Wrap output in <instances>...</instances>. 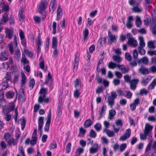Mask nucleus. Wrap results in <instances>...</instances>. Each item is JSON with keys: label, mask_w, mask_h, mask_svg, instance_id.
<instances>
[{"label": "nucleus", "mask_w": 156, "mask_h": 156, "mask_svg": "<svg viewBox=\"0 0 156 156\" xmlns=\"http://www.w3.org/2000/svg\"><path fill=\"white\" fill-rule=\"evenodd\" d=\"M94 127L97 131H99L101 128V125L99 123H97L94 125Z\"/></svg>", "instance_id": "38"}, {"label": "nucleus", "mask_w": 156, "mask_h": 156, "mask_svg": "<svg viewBox=\"0 0 156 156\" xmlns=\"http://www.w3.org/2000/svg\"><path fill=\"white\" fill-rule=\"evenodd\" d=\"M111 94V95L108 97L107 102L108 105L111 106L110 108H112L115 104L114 100L116 98L117 95L115 92H112Z\"/></svg>", "instance_id": "4"}, {"label": "nucleus", "mask_w": 156, "mask_h": 156, "mask_svg": "<svg viewBox=\"0 0 156 156\" xmlns=\"http://www.w3.org/2000/svg\"><path fill=\"white\" fill-rule=\"evenodd\" d=\"M19 35L21 40L24 39L25 38V36L24 33L21 29L20 30Z\"/></svg>", "instance_id": "48"}, {"label": "nucleus", "mask_w": 156, "mask_h": 156, "mask_svg": "<svg viewBox=\"0 0 156 156\" xmlns=\"http://www.w3.org/2000/svg\"><path fill=\"white\" fill-rule=\"evenodd\" d=\"M22 11L21 10V11H19V12L18 16L20 20L21 21H24V16L23 15H22Z\"/></svg>", "instance_id": "40"}, {"label": "nucleus", "mask_w": 156, "mask_h": 156, "mask_svg": "<svg viewBox=\"0 0 156 156\" xmlns=\"http://www.w3.org/2000/svg\"><path fill=\"white\" fill-rule=\"evenodd\" d=\"M92 123V121L90 119H88L85 121L84 126L85 128H87L90 126Z\"/></svg>", "instance_id": "23"}, {"label": "nucleus", "mask_w": 156, "mask_h": 156, "mask_svg": "<svg viewBox=\"0 0 156 156\" xmlns=\"http://www.w3.org/2000/svg\"><path fill=\"white\" fill-rule=\"evenodd\" d=\"M44 117L40 116L38 120V130H41L42 129L44 125Z\"/></svg>", "instance_id": "8"}, {"label": "nucleus", "mask_w": 156, "mask_h": 156, "mask_svg": "<svg viewBox=\"0 0 156 156\" xmlns=\"http://www.w3.org/2000/svg\"><path fill=\"white\" fill-rule=\"evenodd\" d=\"M47 90V88H42L40 89L39 94L41 95L38 98V102L39 103L42 104L43 101L46 104L48 103L49 102V99L48 98H46Z\"/></svg>", "instance_id": "2"}, {"label": "nucleus", "mask_w": 156, "mask_h": 156, "mask_svg": "<svg viewBox=\"0 0 156 156\" xmlns=\"http://www.w3.org/2000/svg\"><path fill=\"white\" fill-rule=\"evenodd\" d=\"M71 143H69L67 145L66 148V152L69 153L71 150Z\"/></svg>", "instance_id": "51"}, {"label": "nucleus", "mask_w": 156, "mask_h": 156, "mask_svg": "<svg viewBox=\"0 0 156 156\" xmlns=\"http://www.w3.org/2000/svg\"><path fill=\"white\" fill-rule=\"evenodd\" d=\"M56 24L57 23L55 22L54 21L53 22V33L54 34H55L56 33Z\"/></svg>", "instance_id": "54"}, {"label": "nucleus", "mask_w": 156, "mask_h": 156, "mask_svg": "<svg viewBox=\"0 0 156 156\" xmlns=\"http://www.w3.org/2000/svg\"><path fill=\"white\" fill-rule=\"evenodd\" d=\"M140 72L143 75H147L149 74L148 69L146 68L141 66L139 69Z\"/></svg>", "instance_id": "14"}, {"label": "nucleus", "mask_w": 156, "mask_h": 156, "mask_svg": "<svg viewBox=\"0 0 156 156\" xmlns=\"http://www.w3.org/2000/svg\"><path fill=\"white\" fill-rule=\"evenodd\" d=\"M127 147V145L126 143H124L121 144L120 146V150L121 152H122L125 150Z\"/></svg>", "instance_id": "49"}, {"label": "nucleus", "mask_w": 156, "mask_h": 156, "mask_svg": "<svg viewBox=\"0 0 156 156\" xmlns=\"http://www.w3.org/2000/svg\"><path fill=\"white\" fill-rule=\"evenodd\" d=\"M50 149H53L57 147L56 142L54 141L53 143H51L49 147Z\"/></svg>", "instance_id": "43"}, {"label": "nucleus", "mask_w": 156, "mask_h": 156, "mask_svg": "<svg viewBox=\"0 0 156 156\" xmlns=\"http://www.w3.org/2000/svg\"><path fill=\"white\" fill-rule=\"evenodd\" d=\"M106 134L110 137H112L114 136V133L113 131H111L110 130H107Z\"/></svg>", "instance_id": "64"}, {"label": "nucleus", "mask_w": 156, "mask_h": 156, "mask_svg": "<svg viewBox=\"0 0 156 156\" xmlns=\"http://www.w3.org/2000/svg\"><path fill=\"white\" fill-rule=\"evenodd\" d=\"M143 48L139 47V53L141 55H144L145 54V50Z\"/></svg>", "instance_id": "45"}, {"label": "nucleus", "mask_w": 156, "mask_h": 156, "mask_svg": "<svg viewBox=\"0 0 156 156\" xmlns=\"http://www.w3.org/2000/svg\"><path fill=\"white\" fill-rule=\"evenodd\" d=\"M25 96L24 90L23 89L20 88L19 91L18 99L21 100Z\"/></svg>", "instance_id": "17"}, {"label": "nucleus", "mask_w": 156, "mask_h": 156, "mask_svg": "<svg viewBox=\"0 0 156 156\" xmlns=\"http://www.w3.org/2000/svg\"><path fill=\"white\" fill-rule=\"evenodd\" d=\"M113 60L116 62L120 63L122 60L121 58L119 56L113 55L112 56Z\"/></svg>", "instance_id": "30"}, {"label": "nucleus", "mask_w": 156, "mask_h": 156, "mask_svg": "<svg viewBox=\"0 0 156 156\" xmlns=\"http://www.w3.org/2000/svg\"><path fill=\"white\" fill-rule=\"evenodd\" d=\"M9 23L10 25H14L15 24V19L12 14H11L10 17L8 18Z\"/></svg>", "instance_id": "29"}, {"label": "nucleus", "mask_w": 156, "mask_h": 156, "mask_svg": "<svg viewBox=\"0 0 156 156\" xmlns=\"http://www.w3.org/2000/svg\"><path fill=\"white\" fill-rule=\"evenodd\" d=\"M154 43L153 41H149L147 43V47L149 48H155V46L154 45Z\"/></svg>", "instance_id": "41"}, {"label": "nucleus", "mask_w": 156, "mask_h": 156, "mask_svg": "<svg viewBox=\"0 0 156 156\" xmlns=\"http://www.w3.org/2000/svg\"><path fill=\"white\" fill-rule=\"evenodd\" d=\"M86 130L84 129L83 127H80L79 129L80 134L84 136L85 135L86 132Z\"/></svg>", "instance_id": "55"}, {"label": "nucleus", "mask_w": 156, "mask_h": 156, "mask_svg": "<svg viewBox=\"0 0 156 156\" xmlns=\"http://www.w3.org/2000/svg\"><path fill=\"white\" fill-rule=\"evenodd\" d=\"M138 6L136 5V6L134 7L133 8V10L134 12H141L142 11V9H140L138 7Z\"/></svg>", "instance_id": "58"}, {"label": "nucleus", "mask_w": 156, "mask_h": 156, "mask_svg": "<svg viewBox=\"0 0 156 156\" xmlns=\"http://www.w3.org/2000/svg\"><path fill=\"white\" fill-rule=\"evenodd\" d=\"M52 48L54 49L53 51V56L57 57L58 55V51L57 49V39L56 37H53L52 38Z\"/></svg>", "instance_id": "3"}, {"label": "nucleus", "mask_w": 156, "mask_h": 156, "mask_svg": "<svg viewBox=\"0 0 156 156\" xmlns=\"http://www.w3.org/2000/svg\"><path fill=\"white\" fill-rule=\"evenodd\" d=\"M108 67L110 69H114L116 67L118 68H120V65L115 63L112 62H110L108 64Z\"/></svg>", "instance_id": "10"}, {"label": "nucleus", "mask_w": 156, "mask_h": 156, "mask_svg": "<svg viewBox=\"0 0 156 156\" xmlns=\"http://www.w3.org/2000/svg\"><path fill=\"white\" fill-rule=\"evenodd\" d=\"M15 93L12 90H10L7 92L6 96L7 98L9 99L12 98L14 96Z\"/></svg>", "instance_id": "20"}, {"label": "nucleus", "mask_w": 156, "mask_h": 156, "mask_svg": "<svg viewBox=\"0 0 156 156\" xmlns=\"http://www.w3.org/2000/svg\"><path fill=\"white\" fill-rule=\"evenodd\" d=\"M24 53L30 58H32L34 55L33 53L30 51L24 48Z\"/></svg>", "instance_id": "31"}, {"label": "nucleus", "mask_w": 156, "mask_h": 156, "mask_svg": "<svg viewBox=\"0 0 156 156\" xmlns=\"http://www.w3.org/2000/svg\"><path fill=\"white\" fill-rule=\"evenodd\" d=\"M62 9L60 6H58L57 10V15L61 16H62Z\"/></svg>", "instance_id": "46"}, {"label": "nucleus", "mask_w": 156, "mask_h": 156, "mask_svg": "<svg viewBox=\"0 0 156 156\" xmlns=\"http://www.w3.org/2000/svg\"><path fill=\"white\" fill-rule=\"evenodd\" d=\"M81 87H79L77 88H76L75 90L73 92L74 96L76 98H78L80 94V93H79V90L80 89Z\"/></svg>", "instance_id": "28"}, {"label": "nucleus", "mask_w": 156, "mask_h": 156, "mask_svg": "<svg viewBox=\"0 0 156 156\" xmlns=\"http://www.w3.org/2000/svg\"><path fill=\"white\" fill-rule=\"evenodd\" d=\"M5 78L6 79V80H5V81L8 82H10V83H11L12 82L11 75L10 73L7 72Z\"/></svg>", "instance_id": "32"}, {"label": "nucleus", "mask_w": 156, "mask_h": 156, "mask_svg": "<svg viewBox=\"0 0 156 156\" xmlns=\"http://www.w3.org/2000/svg\"><path fill=\"white\" fill-rule=\"evenodd\" d=\"M94 146L95 147H91L89 149L90 152L91 154H93L96 153L98 150V144H94Z\"/></svg>", "instance_id": "15"}, {"label": "nucleus", "mask_w": 156, "mask_h": 156, "mask_svg": "<svg viewBox=\"0 0 156 156\" xmlns=\"http://www.w3.org/2000/svg\"><path fill=\"white\" fill-rule=\"evenodd\" d=\"M129 2L131 5H132L134 4L138 6L141 2L138 0H130Z\"/></svg>", "instance_id": "25"}, {"label": "nucleus", "mask_w": 156, "mask_h": 156, "mask_svg": "<svg viewBox=\"0 0 156 156\" xmlns=\"http://www.w3.org/2000/svg\"><path fill=\"white\" fill-rule=\"evenodd\" d=\"M148 58L146 57L142 58L141 59H137L138 64L143 63L144 64H146L148 63Z\"/></svg>", "instance_id": "21"}, {"label": "nucleus", "mask_w": 156, "mask_h": 156, "mask_svg": "<svg viewBox=\"0 0 156 156\" xmlns=\"http://www.w3.org/2000/svg\"><path fill=\"white\" fill-rule=\"evenodd\" d=\"M148 93V91L147 90L144 89H141L140 90V94L141 95H142L143 94H145L146 95Z\"/></svg>", "instance_id": "57"}, {"label": "nucleus", "mask_w": 156, "mask_h": 156, "mask_svg": "<svg viewBox=\"0 0 156 156\" xmlns=\"http://www.w3.org/2000/svg\"><path fill=\"white\" fill-rule=\"evenodd\" d=\"M118 68L123 73H128L129 71V69L128 68L125 67L123 65H120V68Z\"/></svg>", "instance_id": "24"}, {"label": "nucleus", "mask_w": 156, "mask_h": 156, "mask_svg": "<svg viewBox=\"0 0 156 156\" xmlns=\"http://www.w3.org/2000/svg\"><path fill=\"white\" fill-rule=\"evenodd\" d=\"M87 22L88 24H86V26H88V25L91 26L93 25L94 23V21L92 20L90 18H88L87 19Z\"/></svg>", "instance_id": "62"}, {"label": "nucleus", "mask_w": 156, "mask_h": 156, "mask_svg": "<svg viewBox=\"0 0 156 156\" xmlns=\"http://www.w3.org/2000/svg\"><path fill=\"white\" fill-rule=\"evenodd\" d=\"M35 84V82L34 80V78L32 79L29 83V86L30 87H32V89H33Z\"/></svg>", "instance_id": "60"}, {"label": "nucleus", "mask_w": 156, "mask_h": 156, "mask_svg": "<svg viewBox=\"0 0 156 156\" xmlns=\"http://www.w3.org/2000/svg\"><path fill=\"white\" fill-rule=\"evenodd\" d=\"M22 62L23 63L24 65L27 64L29 63V62L27 60L25 55L22 54V58L21 60Z\"/></svg>", "instance_id": "34"}, {"label": "nucleus", "mask_w": 156, "mask_h": 156, "mask_svg": "<svg viewBox=\"0 0 156 156\" xmlns=\"http://www.w3.org/2000/svg\"><path fill=\"white\" fill-rule=\"evenodd\" d=\"M139 40H140V47L144 48L145 46V44L144 41V38L142 37H139Z\"/></svg>", "instance_id": "33"}, {"label": "nucleus", "mask_w": 156, "mask_h": 156, "mask_svg": "<svg viewBox=\"0 0 156 156\" xmlns=\"http://www.w3.org/2000/svg\"><path fill=\"white\" fill-rule=\"evenodd\" d=\"M55 0H51L49 5V11L51 12V13H52L55 9Z\"/></svg>", "instance_id": "13"}, {"label": "nucleus", "mask_w": 156, "mask_h": 156, "mask_svg": "<svg viewBox=\"0 0 156 156\" xmlns=\"http://www.w3.org/2000/svg\"><path fill=\"white\" fill-rule=\"evenodd\" d=\"M8 145L10 146L12 145V144L14 146H16L17 145V141L16 140H15L13 138H10L7 141Z\"/></svg>", "instance_id": "12"}, {"label": "nucleus", "mask_w": 156, "mask_h": 156, "mask_svg": "<svg viewBox=\"0 0 156 156\" xmlns=\"http://www.w3.org/2000/svg\"><path fill=\"white\" fill-rule=\"evenodd\" d=\"M127 43L129 45L136 47L137 45V41L136 40L132 38L128 40Z\"/></svg>", "instance_id": "9"}, {"label": "nucleus", "mask_w": 156, "mask_h": 156, "mask_svg": "<svg viewBox=\"0 0 156 156\" xmlns=\"http://www.w3.org/2000/svg\"><path fill=\"white\" fill-rule=\"evenodd\" d=\"M79 64V61H74V62L73 64V72H75L78 69Z\"/></svg>", "instance_id": "35"}, {"label": "nucleus", "mask_w": 156, "mask_h": 156, "mask_svg": "<svg viewBox=\"0 0 156 156\" xmlns=\"http://www.w3.org/2000/svg\"><path fill=\"white\" fill-rule=\"evenodd\" d=\"M34 20L37 23H39L41 22V19L40 17L34 16Z\"/></svg>", "instance_id": "53"}, {"label": "nucleus", "mask_w": 156, "mask_h": 156, "mask_svg": "<svg viewBox=\"0 0 156 156\" xmlns=\"http://www.w3.org/2000/svg\"><path fill=\"white\" fill-rule=\"evenodd\" d=\"M10 112V111L8 108L4 107L3 108L2 112L4 114H7Z\"/></svg>", "instance_id": "52"}, {"label": "nucleus", "mask_w": 156, "mask_h": 156, "mask_svg": "<svg viewBox=\"0 0 156 156\" xmlns=\"http://www.w3.org/2000/svg\"><path fill=\"white\" fill-rule=\"evenodd\" d=\"M0 145L2 149L3 150L5 149L7 147L6 144L5 142L4 141H2L1 142L0 144Z\"/></svg>", "instance_id": "56"}, {"label": "nucleus", "mask_w": 156, "mask_h": 156, "mask_svg": "<svg viewBox=\"0 0 156 156\" xmlns=\"http://www.w3.org/2000/svg\"><path fill=\"white\" fill-rule=\"evenodd\" d=\"M115 114L116 111L115 110L113 109L110 110L109 111L108 118L110 119H112Z\"/></svg>", "instance_id": "27"}, {"label": "nucleus", "mask_w": 156, "mask_h": 156, "mask_svg": "<svg viewBox=\"0 0 156 156\" xmlns=\"http://www.w3.org/2000/svg\"><path fill=\"white\" fill-rule=\"evenodd\" d=\"M98 11L97 10H95L90 13L89 16L92 18L94 17L97 14Z\"/></svg>", "instance_id": "63"}, {"label": "nucleus", "mask_w": 156, "mask_h": 156, "mask_svg": "<svg viewBox=\"0 0 156 156\" xmlns=\"http://www.w3.org/2000/svg\"><path fill=\"white\" fill-rule=\"evenodd\" d=\"M32 140L30 141V144L33 145L35 144L37 142V138L36 136H32Z\"/></svg>", "instance_id": "44"}, {"label": "nucleus", "mask_w": 156, "mask_h": 156, "mask_svg": "<svg viewBox=\"0 0 156 156\" xmlns=\"http://www.w3.org/2000/svg\"><path fill=\"white\" fill-rule=\"evenodd\" d=\"M135 24L137 27H140V26L142 24V22L140 18H139L136 19L135 21Z\"/></svg>", "instance_id": "42"}, {"label": "nucleus", "mask_w": 156, "mask_h": 156, "mask_svg": "<svg viewBox=\"0 0 156 156\" xmlns=\"http://www.w3.org/2000/svg\"><path fill=\"white\" fill-rule=\"evenodd\" d=\"M131 130L130 129H126L125 133L124 134L125 135L128 136V137H129L131 135Z\"/></svg>", "instance_id": "61"}, {"label": "nucleus", "mask_w": 156, "mask_h": 156, "mask_svg": "<svg viewBox=\"0 0 156 156\" xmlns=\"http://www.w3.org/2000/svg\"><path fill=\"white\" fill-rule=\"evenodd\" d=\"M74 87L77 88L79 87H81V85H79V81L78 78H76L74 81Z\"/></svg>", "instance_id": "47"}, {"label": "nucleus", "mask_w": 156, "mask_h": 156, "mask_svg": "<svg viewBox=\"0 0 156 156\" xmlns=\"http://www.w3.org/2000/svg\"><path fill=\"white\" fill-rule=\"evenodd\" d=\"M48 6V2L46 0H41L39 3L37 5V12L41 15L43 20H44L46 17V13L45 10Z\"/></svg>", "instance_id": "1"}, {"label": "nucleus", "mask_w": 156, "mask_h": 156, "mask_svg": "<svg viewBox=\"0 0 156 156\" xmlns=\"http://www.w3.org/2000/svg\"><path fill=\"white\" fill-rule=\"evenodd\" d=\"M21 53L19 49L15 50V52L14 55L15 58L18 61H19L20 60V57Z\"/></svg>", "instance_id": "19"}, {"label": "nucleus", "mask_w": 156, "mask_h": 156, "mask_svg": "<svg viewBox=\"0 0 156 156\" xmlns=\"http://www.w3.org/2000/svg\"><path fill=\"white\" fill-rule=\"evenodd\" d=\"M13 31L12 29H9L6 33V37L9 39H10L13 36Z\"/></svg>", "instance_id": "16"}, {"label": "nucleus", "mask_w": 156, "mask_h": 156, "mask_svg": "<svg viewBox=\"0 0 156 156\" xmlns=\"http://www.w3.org/2000/svg\"><path fill=\"white\" fill-rule=\"evenodd\" d=\"M62 111L61 109V105H58L57 108V115L60 116L62 114Z\"/></svg>", "instance_id": "59"}, {"label": "nucleus", "mask_w": 156, "mask_h": 156, "mask_svg": "<svg viewBox=\"0 0 156 156\" xmlns=\"http://www.w3.org/2000/svg\"><path fill=\"white\" fill-rule=\"evenodd\" d=\"M89 34V32L88 29L87 28H85L83 31L84 40H86L88 39Z\"/></svg>", "instance_id": "22"}, {"label": "nucleus", "mask_w": 156, "mask_h": 156, "mask_svg": "<svg viewBox=\"0 0 156 156\" xmlns=\"http://www.w3.org/2000/svg\"><path fill=\"white\" fill-rule=\"evenodd\" d=\"M139 81L138 79H134L130 81V89L132 90H134L136 88V85L138 84Z\"/></svg>", "instance_id": "6"}, {"label": "nucleus", "mask_w": 156, "mask_h": 156, "mask_svg": "<svg viewBox=\"0 0 156 156\" xmlns=\"http://www.w3.org/2000/svg\"><path fill=\"white\" fill-rule=\"evenodd\" d=\"M51 111L50 110L48 114L46 122L44 127V130L45 132H48L49 129V126L51 121Z\"/></svg>", "instance_id": "5"}, {"label": "nucleus", "mask_w": 156, "mask_h": 156, "mask_svg": "<svg viewBox=\"0 0 156 156\" xmlns=\"http://www.w3.org/2000/svg\"><path fill=\"white\" fill-rule=\"evenodd\" d=\"M108 36L109 37V40H108L109 43L111 44L115 41L117 39V37H116L115 35L112 34L110 31H108Z\"/></svg>", "instance_id": "7"}, {"label": "nucleus", "mask_w": 156, "mask_h": 156, "mask_svg": "<svg viewBox=\"0 0 156 156\" xmlns=\"http://www.w3.org/2000/svg\"><path fill=\"white\" fill-rule=\"evenodd\" d=\"M49 38L48 37L47 38L45 43V50L46 52H48L49 49Z\"/></svg>", "instance_id": "39"}, {"label": "nucleus", "mask_w": 156, "mask_h": 156, "mask_svg": "<svg viewBox=\"0 0 156 156\" xmlns=\"http://www.w3.org/2000/svg\"><path fill=\"white\" fill-rule=\"evenodd\" d=\"M8 55L6 52H2L0 54V60L4 61L8 59Z\"/></svg>", "instance_id": "11"}, {"label": "nucleus", "mask_w": 156, "mask_h": 156, "mask_svg": "<svg viewBox=\"0 0 156 156\" xmlns=\"http://www.w3.org/2000/svg\"><path fill=\"white\" fill-rule=\"evenodd\" d=\"M8 14L6 13H5L1 18V21L3 24H4L8 21Z\"/></svg>", "instance_id": "26"}, {"label": "nucleus", "mask_w": 156, "mask_h": 156, "mask_svg": "<svg viewBox=\"0 0 156 156\" xmlns=\"http://www.w3.org/2000/svg\"><path fill=\"white\" fill-rule=\"evenodd\" d=\"M41 37L39 35V34H38V35L37 37V46L41 47Z\"/></svg>", "instance_id": "37"}, {"label": "nucleus", "mask_w": 156, "mask_h": 156, "mask_svg": "<svg viewBox=\"0 0 156 156\" xmlns=\"http://www.w3.org/2000/svg\"><path fill=\"white\" fill-rule=\"evenodd\" d=\"M89 136L91 138H95L97 136V133L94 130L92 129L90 131Z\"/></svg>", "instance_id": "36"}, {"label": "nucleus", "mask_w": 156, "mask_h": 156, "mask_svg": "<svg viewBox=\"0 0 156 156\" xmlns=\"http://www.w3.org/2000/svg\"><path fill=\"white\" fill-rule=\"evenodd\" d=\"M11 135L9 133H7L4 134V138L6 141L10 138Z\"/></svg>", "instance_id": "50"}, {"label": "nucleus", "mask_w": 156, "mask_h": 156, "mask_svg": "<svg viewBox=\"0 0 156 156\" xmlns=\"http://www.w3.org/2000/svg\"><path fill=\"white\" fill-rule=\"evenodd\" d=\"M21 75L22 76V80L20 85L21 86L23 87L26 83V78L25 75L23 72H21Z\"/></svg>", "instance_id": "18"}]
</instances>
